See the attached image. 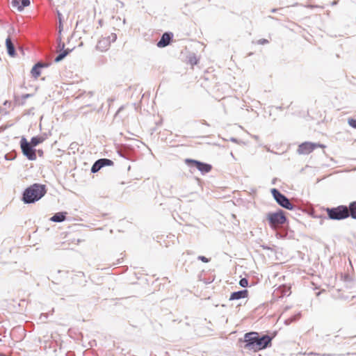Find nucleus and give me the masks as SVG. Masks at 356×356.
Instances as JSON below:
<instances>
[{"instance_id":"26","label":"nucleus","mask_w":356,"mask_h":356,"mask_svg":"<svg viewBox=\"0 0 356 356\" xmlns=\"http://www.w3.org/2000/svg\"><path fill=\"white\" fill-rule=\"evenodd\" d=\"M198 259L201 260L202 261H203L204 263H207L209 261V259H207V257H205L204 256H199Z\"/></svg>"},{"instance_id":"8","label":"nucleus","mask_w":356,"mask_h":356,"mask_svg":"<svg viewBox=\"0 0 356 356\" xmlns=\"http://www.w3.org/2000/svg\"><path fill=\"white\" fill-rule=\"evenodd\" d=\"M21 149L23 154L31 161L36 159L35 150L32 148V146L26 141V139L23 138L20 143Z\"/></svg>"},{"instance_id":"10","label":"nucleus","mask_w":356,"mask_h":356,"mask_svg":"<svg viewBox=\"0 0 356 356\" xmlns=\"http://www.w3.org/2000/svg\"><path fill=\"white\" fill-rule=\"evenodd\" d=\"M113 162L108 159H101L97 160L92 166L91 171L92 172H98L102 168L106 165H112Z\"/></svg>"},{"instance_id":"20","label":"nucleus","mask_w":356,"mask_h":356,"mask_svg":"<svg viewBox=\"0 0 356 356\" xmlns=\"http://www.w3.org/2000/svg\"><path fill=\"white\" fill-rule=\"evenodd\" d=\"M69 52L70 51L68 49L64 50L63 52H61L56 56V58H55V61L59 62L62 60L68 54Z\"/></svg>"},{"instance_id":"13","label":"nucleus","mask_w":356,"mask_h":356,"mask_svg":"<svg viewBox=\"0 0 356 356\" xmlns=\"http://www.w3.org/2000/svg\"><path fill=\"white\" fill-rule=\"evenodd\" d=\"M67 212H58L54 214L50 220L56 222H63L66 218Z\"/></svg>"},{"instance_id":"23","label":"nucleus","mask_w":356,"mask_h":356,"mask_svg":"<svg viewBox=\"0 0 356 356\" xmlns=\"http://www.w3.org/2000/svg\"><path fill=\"white\" fill-rule=\"evenodd\" d=\"M269 42L268 40L267 39H260V40H258L257 42H256V44H261V45H264V44H266Z\"/></svg>"},{"instance_id":"28","label":"nucleus","mask_w":356,"mask_h":356,"mask_svg":"<svg viewBox=\"0 0 356 356\" xmlns=\"http://www.w3.org/2000/svg\"><path fill=\"white\" fill-rule=\"evenodd\" d=\"M62 30V23L59 24V32H61Z\"/></svg>"},{"instance_id":"27","label":"nucleus","mask_w":356,"mask_h":356,"mask_svg":"<svg viewBox=\"0 0 356 356\" xmlns=\"http://www.w3.org/2000/svg\"><path fill=\"white\" fill-rule=\"evenodd\" d=\"M58 19H59V24H61L62 23V21H61V15L60 13L58 14Z\"/></svg>"},{"instance_id":"4","label":"nucleus","mask_w":356,"mask_h":356,"mask_svg":"<svg viewBox=\"0 0 356 356\" xmlns=\"http://www.w3.org/2000/svg\"><path fill=\"white\" fill-rule=\"evenodd\" d=\"M267 219L270 227L273 229L280 227L285 223L286 218L282 211L275 213H269L267 214Z\"/></svg>"},{"instance_id":"16","label":"nucleus","mask_w":356,"mask_h":356,"mask_svg":"<svg viewBox=\"0 0 356 356\" xmlns=\"http://www.w3.org/2000/svg\"><path fill=\"white\" fill-rule=\"evenodd\" d=\"M42 67V65L40 63H38L34 65V67L31 70V74L35 79H38L41 72H40V68Z\"/></svg>"},{"instance_id":"22","label":"nucleus","mask_w":356,"mask_h":356,"mask_svg":"<svg viewBox=\"0 0 356 356\" xmlns=\"http://www.w3.org/2000/svg\"><path fill=\"white\" fill-rule=\"evenodd\" d=\"M348 122L350 126L356 129V119L350 118V119H348Z\"/></svg>"},{"instance_id":"6","label":"nucleus","mask_w":356,"mask_h":356,"mask_svg":"<svg viewBox=\"0 0 356 356\" xmlns=\"http://www.w3.org/2000/svg\"><path fill=\"white\" fill-rule=\"evenodd\" d=\"M318 147L324 149L325 145L311 142H304L298 145L297 152L299 154H309Z\"/></svg>"},{"instance_id":"1","label":"nucleus","mask_w":356,"mask_h":356,"mask_svg":"<svg viewBox=\"0 0 356 356\" xmlns=\"http://www.w3.org/2000/svg\"><path fill=\"white\" fill-rule=\"evenodd\" d=\"M245 349L252 350L254 352L262 350L271 343V337L264 335L262 337H259L257 332H250L245 334Z\"/></svg>"},{"instance_id":"19","label":"nucleus","mask_w":356,"mask_h":356,"mask_svg":"<svg viewBox=\"0 0 356 356\" xmlns=\"http://www.w3.org/2000/svg\"><path fill=\"white\" fill-rule=\"evenodd\" d=\"M11 4L13 8L17 9L18 11L23 10V6H22L21 0H13Z\"/></svg>"},{"instance_id":"21","label":"nucleus","mask_w":356,"mask_h":356,"mask_svg":"<svg viewBox=\"0 0 356 356\" xmlns=\"http://www.w3.org/2000/svg\"><path fill=\"white\" fill-rule=\"evenodd\" d=\"M239 284L243 287H246L248 285V281L245 278H242L239 282Z\"/></svg>"},{"instance_id":"5","label":"nucleus","mask_w":356,"mask_h":356,"mask_svg":"<svg viewBox=\"0 0 356 356\" xmlns=\"http://www.w3.org/2000/svg\"><path fill=\"white\" fill-rule=\"evenodd\" d=\"M117 39V35L114 33L105 36H102L97 41L96 48L100 51H106L109 49L112 42H114Z\"/></svg>"},{"instance_id":"15","label":"nucleus","mask_w":356,"mask_h":356,"mask_svg":"<svg viewBox=\"0 0 356 356\" xmlns=\"http://www.w3.org/2000/svg\"><path fill=\"white\" fill-rule=\"evenodd\" d=\"M6 45L8 53L9 54V55H10L11 56H15V47L11 41L10 38L8 37V38H6Z\"/></svg>"},{"instance_id":"9","label":"nucleus","mask_w":356,"mask_h":356,"mask_svg":"<svg viewBox=\"0 0 356 356\" xmlns=\"http://www.w3.org/2000/svg\"><path fill=\"white\" fill-rule=\"evenodd\" d=\"M185 163L189 166L196 167L202 173H207L212 169V166L210 164L202 163L191 159H185Z\"/></svg>"},{"instance_id":"7","label":"nucleus","mask_w":356,"mask_h":356,"mask_svg":"<svg viewBox=\"0 0 356 356\" xmlns=\"http://www.w3.org/2000/svg\"><path fill=\"white\" fill-rule=\"evenodd\" d=\"M271 193L276 202L280 206L289 210H292L293 209V205L290 202L289 199L282 194L278 190L273 188L271 190Z\"/></svg>"},{"instance_id":"14","label":"nucleus","mask_w":356,"mask_h":356,"mask_svg":"<svg viewBox=\"0 0 356 356\" xmlns=\"http://www.w3.org/2000/svg\"><path fill=\"white\" fill-rule=\"evenodd\" d=\"M277 292L280 294V296H289L291 293V286L282 285L277 289Z\"/></svg>"},{"instance_id":"24","label":"nucleus","mask_w":356,"mask_h":356,"mask_svg":"<svg viewBox=\"0 0 356 356\" xmlns=\"http://www.w3.org/2000/svg\"><path fill=\"white\" fill-rule=\"evenodd\" d=\"M189 60L192 65H194L197 63V60L195 56L191 57Z\"/></svg>"},{"instance_id":"3","label":"nucleus","mask_w":356,"mask_h":356,"mask_svg":"<svg viewBox=\"0 0 356 356\" xmlns=\"http://www.w3.org/2000/svg\"><path fill=\"white\" fill-rule=\"evenodd\" d=\"M325 211L328 218L331 220H341L349 217V210L345 205L327 208Z\"/></svg>"},{"instance_id":"12","label":"nucleus","mask_w":356,"mask_h":356,"mask_svg":"<svg viewBox=\"0 0 356 356\" xmlns=\"http://www.w3.org/2000/svg\"><path fill=\"white\" fill-rule=\"evenodd\" d=\"M248 291L245 289L236 292H234L230 295L229 300H238L241 298H245L248 296Z\"/></svg>"},{"instance_id":"2","label":"nucleus","mask_w":356,"mask_h":356,"mask_svg":"<svg viewBox=\"0 0 356 356\" xmlns=\"http://www.w3.org/2000/svg\"><path fill=\"white\" fill-rule=\"evenodd\" d=\"M46 193L47 191L44 185L33 184L24 191L22 199L25 203H33L40 200Z\"/></svg>"},{"instance_id":"18","label":"nucleus","mask_w":356,"mask_h":356,"mask_svg":"<svg viewBox=\"0 0 356 356\" xmlns=\"http://www.w3.org/2000/svg\"><path fill=\"white\" fill-rule=\"evenodd\" d=\"M44 140V138L42 136L33 137L29 143L32 147H35Z\"/></svg>"},{"instance_id":"11","label":"nucleus","mask_w":356,"mask_h":356,"mask_svg":"<svg viewBox=\"0 0 356 356\" xmlns=\"http://www.w3.org/2000/svg\"><path fill=\"white\" fill-rule=\"evenodd\" d=\"M172 38V34L170 33H165L163 34L161 40L158 42L157 46L160 48L165 47L168 45Z\"/></svg>"},{"instance_id":"17","label":"nucleus","mask_w":356,"mask_h":356,"mask_svg":"<svg viewBox=\"0 0 356 356\" xmlns=\"http://www.w3.org/2000/svg\"><path fill=\"white\" fill-rule=\"evenodd\" d=\"M348 209L349 210V216L356 219V201L350 202Z\"/></svg>"},{"instance_id":"25","label":"nucleus","mask_w":356,"mask_h":356,"mask_svg":"<svg viewBox=\"0 0 356 356\" xmlns=\"http://www.w3.org/2000/svg\"><path fill=\"white\" fill-rule=\"evenodd\" d=\"M22 1V6H23V8L26 6H28L30 5V1L29 0H21Z\"/></svg>"}]
</instances>
